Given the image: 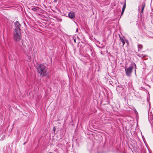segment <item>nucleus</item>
<instances>
[{
	"label": "nucleus",
	"mask_w": 153,
	"mask_h": 153,
	"mask_svg": "<svg viewBox=\"0 0 153 153\" xmlns=\"http://www.w3.org/2000/svg\"><path fill=\"white\" fill-rule=\"evenodd\" d=\"M38 72L42 76L46 75L47 68L44 65L38 64L36 68Z\"/></svg>",
	"instance_id": "1"
},
{
	"label": "nucleus",
	"mask_w": 153,
	"mask_h": 153,
	"mask_svg": "<svg viewBox=\"0 0 153 153\" xmlns=\"http://www.w3.org/2000/svg\"><path fill=\"white\" fill-rule=\"evenodd\" d=\"M134 65L135 66V64L134 63L128 67H125V69L126 71V74L128 76H130L134 68Z\"/></svg>",
	"instance_id": "2"
},
{
	"label": "nucleus",
	"mask_w": 153,
	"mask_h": 153,
	"mask_svg": "<svg viewBox=\"0 0 153 153\" xmlns=\"http://www.w3.org/2000/svg\"><path fill=\"white\" fill-rule=\"evenodd\" d=\"M21 37L20 31L15 30L14 32V39L15 41L18 42L19 41Z\"/></svg>",
	"instance_id": "3"
},
{
	"label": "nucleus",
	"mask_w": 153,
	"mask_h": 153,
	"mask_svg": "<svg viewBox=\"0 0 153 153\" xmlns=\"http://www.w3.org/2000/svg\"><path fill=\"white\" fill-rule=\"evenodd\" d=\"M145 6V3L144 2H143L142 3L141 5L139 6L138 7V10L139 11H140V12L141 13H143V10L144 8V7Z\"/></svg>",
	"instance_id": "4"
},
{
	"label": "nucleus",
	"mask_w": 153,
	"mask_h": 153,
	"mask_svg": "<svg viewBox=\"0 0 153 153\" xmlns=\"http://www.w3.org/2000/svg\"><path fill=\"white\" fill-rule=\"evenodd\" d=\"M15 26L16 27V28L15 29V30H19L20 31V27L21 26V25L19 23V22L17 21H16L15 23Z\"/></svg>",
	"instance_id": "5"
},
{
	"label": "nucleus",
	"mask_w": 153,
	"mask_h": 153,
	"mask_svg": "<svg viewBox=\"0 0 153 153\" xmlns=\"http://www.w3.org/2000/svg\"><path fill=\"white\" fill-rule=\"evenodd\" d=\"M30 9L33 11H37V10H39V8L37 7L31 6L30 7Z\"/></svg>",
	"instance_id": "6"
},
{
	"label": "nucleus",
	"mask_w": 153,
	"mask_h": 153,
	"mask_svg": "<svg viewBox=\"0 0 153 153\" xmlns=\"http://www.w3.org/2000/svg\"><path fill=\"white\" fill-rule=\"evenodd\" d=\"M68 17L71 19L73 18L74 17V13L73 12H71L68 15Z\"/></svg>",
	"instance_id": "7"
},
{
	"label": "nucleus",
	"mask_w": 153,
	"mask_h": 153,
	"mask_svg": "<svg viewBox=\"0 0 153 153\" xmlns=\"http://www.w3.org/2000/svg\"><path fill=\"white\" fill-rule=\"evenodd\" d=\"M120 40L121 42L122 43V46H123L124 45L125 42V41L123 39V38L122 37H121L120 36Z\"/></svg>",
	"instance_id": "8"
},
{
	"label": "nucleus",
	"mask_w": 153,
	"mask_h": 153,
	"mask_svg": "<svg viewBox=\"0 0 153 153\" xmlns=\"http://www.w3.org/2000/svg\"><path fill=\"white\" fill-rule=\"evenodd\" d=\"M123 90V88L121 87H119L117 88V90L119 93H121Z\"/></svg>",
	"instance_id": "9"
},
{
	"label": "nucleus",
	"mask_w": 153,
	"mask_h": 153,
	"mask_svg": "<svg viewBox=\"0 0 153 153\" xmlns=\"http://www.w3.org/2000/svg\"><path fill=\"white\" fill-rule=\"evenodd\" d=\"M138 51H140L143 48V46L142 45L139 44L138 45Z\"/></svg>",
	"instance_id": "10"
},
{
	"label": "nucleus",
	"mask_w": 153,
	"mask_h": 153,
	"mask_svg": "<svg viewBox=\"0 0 153 153\" xmlns=\"http://www.w3.org/2000/svg\"><path fill=\"white\" fill-rule=\"evenodd\" d=\"M21 43L22 44H19V45H20L21 46H25V42L24 40H21Z\"/></svg>",
	"instance_id": "11"
},
{
	"label": "nucleus",
	"mask_w": 153,
	"mask_h": 153,
	"mask_svg": "<svg viewBox=\"0 0 153 153\" xmlns=\"http://www.w3.org/2000/svg\"><path fill=\"white\" fill-rule=\"evenodd\" d=\"M126 3H125L124 4L123 7L122 8V11L124 12L125 9L126 8Z\"/></svg>",
	"instance_id": "12"
},
{
	"label": "nucleus",
	"mask_w": 153,
	"mask_h": 153,
	"mask_svg": "<svg viewBox=\"0 0 153 153\" xmlns=\"http://www.w3.org/2000/svg\"><path fill=\"white\" fill-rule=\"evenodd\" d=\"M149 120H153V118H152V117H149Z\"/></svg>",
	"instance_id": "13"
},
{
	"label": "nucleus",
	"mask_w": 153,
	"mask_h": 153,
	"mask_svg": "<svg viewBox=\"0 0 153 153\" xmlns=\"http://www.w3.org/2000/svg\"><path fill=\"white\" fill-rule=\"evenodd\" d=\"M144 56L143 54H140V57L141 58H143Z\"/></svg>",
	"instance_id": "14"
},
{
	"label": "nucleus",
	"mask_w": 153,
	"mask_h": 153,
	"mask_svg": "<svg viewBox=\"0 0 153 153\" xmlns=\"http://www.w3.org/2000/svg\"><path fill=\"white\" fill-rule=\"evenodd\" d=\"M56 130V128L55 127H54L53 128V130L54 132H55Z\"/></svg>",
	"instance_id": "15"
},
{
	"label": "nucleus",
	"mask_w": 153,
	"mask_h": 153,
	"mask_svg": "<svg viewBox=\"0 0 153 153\" xmlns=\"http://www.w3.org/2000/svg\"><path fill=\"white\" fill-rule=\"evenodd\" d=\"M124 12L123 11H122L121 13V15H122L123 14Z\"/></svg>",
	"instance_id": "16"
},
{
	"label": "nucleus",
	"mask_w": 153,
	"mask_h": 153,
	"mask_svg": "<svg viewBox=\"0 0 153 153\" xmlns=\"http://www.w3.org/2000/svg\"><path fill=\"white\" fill-rule=\"evenodd\" d=\"M137 55L138 56H139L140 57V54H137Z\"/></svg>",
	"instance_id": "17"
},
{
	"label": "nucleus",
	"mask_w": 153,
	"mask_h": 153,
	"mask_svg": "<svg viewBox=\"0 0 153 153\" xmlns=\"http://www.w3.org/2000/svg\"><path fill=\"white\" fill-rule=\"evenodd\" d=\"M151 123V125L152 126V127H153V123Z\"/></svg>",
	"instance_id": "18"
},
{
	"label": "nucleus",
	"mask_w": 153,
	"mask_h": 153,
	"mask_svg": "<svg viewBox=\"0 0 153 153\" xmlns=\"http://www.w3.org/2000/svg\"><path fill=\"white\" fill-rule=\"evenodd\" d=\"M152 80H153V76H152Z\"/></svg>",
	"instance_id": "19"
},
{
	"label": "nucleus",
	"mask_w": 153,
	"mask_h": 153,
	"mask_svg": "<svg viewBox=\"0 0 153 153\" xmlns=\"http://www.w3.org/2000/svg\"><path fill=\"white\" fill-rule=\"evenodd\" d=\"M78 31V29H77L76 30V32H77Z\"/></svg>",
	"instance_id": "20"
},
{
	"label": "nucleus",
	"mask_w": 153,
	"mask_h": 153,
	"mask_svg": "<svg viewBox=\"0 0 153 153\" xmlns=\"http://www.w3.org/2000/svg\"><path fill=\"white\" fill-rule=\"evenodd\" d=\"M74 41L75 42V39L74 40Z\"/></svg>",
	"instance_id": "21"
},
{
	"label": "nucleus",
	"mask_w": 153,
	"mask_h": 153,
	"mask_svg": "<svg viewBox=\"0 0 153 153\" xmlns=\"http://www.w3.org/2000/svg\"><path fill=\"white\" fill-rule=\"evenodd\" d=\"M25 143H24V145H25Z\"/></svg>",
	"instance_id": "22"
},
{
	"label": "nucleus",
	"mask_w": 153,
	"mask_h": 153,
	"mask_svg": "<svg viewBox=\"0 0 153 153\" xmlns=\"http://www.w3.org/2000/svg\"><path fill=\"white\" fill-rule=\"evenodd\" d=\"M49 153H51V152H49Z\"/></svg>",
	"instance_id": "23"
}]
</instances>
